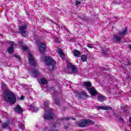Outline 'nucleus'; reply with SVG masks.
Masks as SVG:
<instances>
[{
    "label": "nucleus",
    "mask_w": 131,
    "mask_h": 131,
    "mask_svg": "<svg viewBox=\"0 0 131 131\" xmlns=\"http://www.w3.org/2000/svg\"><path fill=\"white\" fill-rule=\"evenodd\" d=\"M4 99L6 102L9 104H14L16 103V97L12 91L6 90L4 91Z\"/></svg>",
    "instance_id": "f257e3e1"
},
{
    "label": "nucleus",
    "mask_w": 131,
    "mask_h": 131,
    "mask_svg": "<svg viewBox=\"0 0 131 131\" xmlns=\"http://www.w3.org/2000/svg\"><path fill=\"white\" fill-rule=\"evenodd\" d=\"M45 60L47 66H48L49 69L54 70V69L56 67V61L55 60L50 56H46L45 57Z\"/></svg>",
    "instance_id": "f03ea898"
},
{
    "label": "nucleus",
    "mask_w": 131,
    "mask_h": 131,
    "mask_svg": "<svg viewBox=\"0 0 131 131\" xmlns=\"http://www.w3.org/2000/svg\"><path fill=\"white\" fill-rule=\"evenodd\" d=\"M83 85H85V86H86L88 91H89V92L90 93L91 95L92 96H95L98 95V93L96 89H95V88L94 87H91L92 86V83L90 82H84L83 83Z\"/></svg>",
    "instance_id": "7ed1b4c3"
},
{
    "label": "nucleus",
    "mask_w": 131,
    "mask_h": 131,
    "mask_svg": "<svg viewBox=\"0 0 131 131\" xmlns=\"http://www.w3.org/2000/svg\"><path fill=\"white\" fill-rule=\"evenodd\" d=\"M94 122L90 119H84L80 120V122L77 123V126L80 127H85L90 124H93Z\"/></svg>",
    "instance_id": "20e7f679"
},
{
    "label": "nucleus",
    "mask_w": 131,
    "mask_h": 131,
    "mask_svg": "<svg viewBox=\"0 0 131 131\" xmlns=\"http://www.w3.org/2000/svg\"><path fill=\"white\" fill-rule=\"evenodd\" d=\"M54 118V114H53V110L46 111V114L44 115L45 120L48 119L49 120H52Z\"/></svg>",
    "instance_id": "39448f33"
},
{
    "label": "nucleus",
    "mask_w": 131,
    "mask_h": 131,
    "mask_svg": "<svg viewBox=\"0 0 131 131\" xmlns=\"http://www.w3.org/2000/svg\"><path fill=\"white\" fill-rule=\"evenodd\" d=\"M26 28H27V26L26 25L19 27V33L24 37H26L27 34H28V32L26 31Z\"/></svg>",
    "instance_id": "423d86ee"
},
{
    "label": "nucleus",
    "mask_w": 131,
    "mask_h": 131,
    "mask_svg": "<svg viewBox=\"0 0 131 131\" xmlns=\"http://www.w3.org/2000/svg\"><path fill=\"white\" fill-rule=\"evenodd\" d=\"M29 62L32 66H35L36 64V61L31 52L29 53Z\"/></svg>",
    "instance_id": "0eeeda50"
},
{
    "label": "nucleus",
    "mask_w": 131,
    "mask_h": 131,
    "mask_svg": "<svg viewBox=\"0 0 131 131\" xmlns=\"http://www.w3.org/2000/svg\"><path fill=\"white\" fill-rule=\"evenodd\" d=\"M67 69H68V70L71 69L73 73H77V68L70 62L67 63Z\"/></svg>",
    "instance_id": "6e6552de"
},
{
    "label": "nucleus",
    "mask_w": 131,
    "mask_h": 131,
    "mask_svg": "<svg viewBox=\"0 0 131 131\" xmlns=\"http://www.w3.org/2000/svg\"><path fill=\"white\" fill-rule=\"evenodd\" d=\"M47 50V45L43 43H41L39 45V51L41 54H42L46 52Z\"/></svg>",
    "instance_id": "1a4fd4ad"
},
{
    "label": "nucleus",
    "mask_w": 131,
    "mask_h": 131,
    "mask_svg": "<svg viewBox=\"0 0 131 131\" xmlns=\"http://www.w3.org/2000/svg\"><path fill=\"white\" fill-rule=\"evenodd\" d=\"M14 111L16 113H18V114H21V113H23V109L21 107V106L17 105L14 108Z\"/></svg>",
    "instance_id": "9d476101"
},
{
    "label": "nucleus",
    "mask_w": 131,
    "mask_h": 131,
    "mask_svg": "<svg viewBox=\"0 0 131 131\" xmlns=\"http://www.w3.org/2000/svg\"><path fill=\"white\" fill-rule=\"evenodd\" d=\"M11 47H10L8 49V52L9 54H12V53L14 52V42L12 41L11 42Z\"/></svg>",
    "instance_id": "9b49d317"
},
{
    "label": "nucleus",
    "mask_w": 131,
    "mask_h": 131,
    "mask_svg": "<svg viewBox=\"0 0 131 131\" xmlns=\"http://www.w3.org/2000/svg\"><path fill=\"white\" fill-rule=\"evenodd\" d=\"M97 108L102 110H112V107L108 106H98Z\"/></svg>",
    "instance_id": "f8f14e48"
},
{
    "label": "nucleus",
    "mask_w": 131,
    "mask_h": 131,
    "mask_svg": "<svg viewBox=\"0 0 131 131\" xmlns=\"http://www.w3.org/2000/svg\"><path fill=\"white\" fill-rule=\"evenodd\" d=\"M57 52L61 59H64V58H65V54H64V53H63V51H62L60 49H57Z\"/></svg>",
    "instance_id": "ddd939ff"
},
{
    "label": "nucleus",
    "mask_w": 131,
    "mask_h": 131,
    "mask_svg": "<svg viewBox=\"0 0 131 131\" xmlns=\"http://www.w3.org/2000/svg\"><path fill=\"white\" fill-rule=\"evenodd\" d=\"M31 72H32V73H33V77H37V76H38V75L40 74L39 72H38L36 70H33L31 71Z\"/></svg>",
    "instance_id": "4468645a"
},
{
    "label": "nucleus",
    "mask_w": 131,
    "mask_h": 131,
    "mask_svg": "<svg viewBox=\"0 0 131 131\" xmlns=\"http://www.w3.org/2000/svg\"><path fill=\"white\" fill-rule=\"evenodd\" d=\"M127 33V29L126 28H125L122 31H120L119 32V35H126V34Z\"/></svg>",
    "instance_id": "2eb2a0df"
},
{
    "label": "nucleus",
    "mask_w": 131,
    "mask_h": 131,
    "mask_svg": "<svg viewBox=\"0 0 131 131\" xmlns=\"http://www.w3.org/2000/svg\"><path fill=\"white\" fill-rule=\"evenodd\" d=\"M114 39L117 41V42H120V40L121 39V36L119 35H116L114 36Z\"/></svg>",
    "instance_id": "dca6fc26"
},
{
    "label": "nucleus",
    "mask_w": 131,
    "mask_h": 131,
    "mask_svg": "<svg viewBox=\"0 0 131 131\" xmlns=\"http://www.w3.org/2000/svg\"><path fill=\"white\" fill-rule=\"evenodd\" d=\"M105 100H106V97H105V96H104L103 95H99L98 97V100L99 102H104V101H105Z\"/></svg>",
    "instance_id": "f3484780"
},
{
    "label": "nucleus",
    "mask_w": 131,
    "mask_h": 131,
    "mask_svg": "<svg viewBox=\"0 0 131 131\" xmlns=\"http://www.w3.org/2000/svg\"><path fill=\"white\" fill-rule=\"evenodd\" d=\"M73 53H74V56H75V57H80L81 53L79 52V51L75 50L73 51Z\"/></svg>",
    "instance_id": "a211bd4d"
},
{
    "label": "nucleus",
    "mask_w": 131,
    "mask_h": 131,
    "mask_svg": "<svg viewBox=\"0 0 131 131\" xmlns=\"http://www.w3.org/2000/svg\"><path fill=\"white\" fill-rule=\"evenodd\" d=\"M38 82L39 83H42V84H47L48 81L45 78H42L40 81H38Z\"/></svg>",
    "instance_id": "6ab92c4d"
},
{
    "label": "nucleus",
    "mask_w": 131,
    "mask_h": 131,
    "mask_svg": "<svg viewBox=\"0 0 131 131\" xmlns=\"http://www.w3.org/2000/svg\"><path fill=\"white\" fill-rule=\"evenodd\" d=\"M81 59L83 62H86L88 61V56L85 55H82Z\"/></svg>",
    "instance_id": "aec40b11"
},
{
    "label": "nucleus",
    "mask_w": 131,
    "mask_h": 131,
    "mask_svg": "<svg viewBox=\"0 0 131 131\" xmlns=\"http://www.w3.org/2000/svg\"><path fill=\"white\" fill-rule=\"evenodd\" d=\"M30 108L32 112H37V111H38V108L34 107V106H31Z\"/></svg>",
    "instance_id": "412c9836"
},
{
    "label": "nucleus",
    "mask_w": 131,
    "mask_h": 131,
    "mask_svg": "<svg viewBox=\"0 0 131 131\" xmlns=\"http://www.w3.org/2000/svg\"><path fill=\"white\" fill-rule=\"evenodd\" d=\"M18 124L19 126V128L21 129H23H23H24V128L25 127L24 126V124H23V123H21V122H19Z\"/></svg>",
    "instance_id": "4be33fe9"
},
{
    "label": "nucleus",
    "mask_w": 131,
    "mask_h": 131,
    "mask_svg": "<svg viewBox=\"0 0 131 131\" xmlns=\"http://www.w3.org/2000/svg\"><path fill=\"white\" fill-rule=\"evenodd\" d=\"M9 123H10V122L7 121L5 124H3L2 125L3 128H6V127H8V126H9Z\"/></svg>",
    "instance_id": "5701e85b"
},
{
    "label": "nucleus",
    "mask_w": 131,
    "mask_h": 131,
    "mask_svg": "<svg viewBox=\"0 0 131 131\" xmlns=\"http://www.w3.org/2000/svg\"><path fill=\"white\" fill-rule=\"evenodd\" d=\"M88 48H89V49H94V47H95V44H93V43H91V44H89L88 46H87Z\"/></svg>",
    "instance_id": "b1692460"
},
{
    "label": "nucleus",
    "mask_w": 131,
    "mask_h": 131,
    "mask_svg": "<svg viewBox=\"0 0 131 131\" xmlns=\"http://www.w3.org/2000/svg\"><path fill=\"white\" fill-rule=\"evenodd\" d=\"M28 49V48H27V46H26V45H24V46H22V49L24 51H27Z\"/></svg>",
    "instance_id": "393cba45"
},
{
    "label": "nucleus",
    "mask_w": 131,
    "mask_h": 131,
    "mask_svg": "<svg viewBox=\"0 0 131 131\" xmlns=\"http://www.w3.org/2000/svg\"><path fill=\"white\" fill-rule=\"evenodd\" d=\"M81 95H82V96H84V97H88V94H86V93L84 92H81Z\"/></svg>",
    "instance_id": "a878e982"
},
{
    "label": "nucleus",
    "mask_w": 131,
    "mask_h": 131,
    "mask_svg": "<svg viewBox=\"0 0 131 131\" xmlns=\"http://www.w3.org/2000/svg\"><path fill=\"white\" fill-rule=\"evenodd\" d=\"M66 120H70V119H73V120H75V118L72 117H67L65 118Z\"/></svg>",
    "instance_id": "bb28decb"
},
{
    "label": "nucleus",
    "mask_w": 131,
    "mask_h": 131,
    "mask_svg": "<svg viewBox=\"0 0 131 131\" xmlns=\"http://www.w3.org/2000/svg\"><path fill=\"white\" fill-rule=\"evenodd\" d=\"M55 41H56V42H58V43H60V42H61V41L60 40V38L56 37L55 38Z\"/></svg>",
    "instance_id": "cd10ccee"
},
{
    "label": "nucleus",
    "mask_w": 131,
    "mask_h": 131,
    "mask_svg": "<svg viewBox=\"0 0 131 131\" xmlns=\"http://www.w3.org/2000/svg\"><path fill=\"white\" fill-rule=\"evenodd\" d=\"M45 107H49V101H46L45 103Z\"/></svg>",
    "instance_id": "c85d7f7f"
},
{
    "label": "nucleus",
    "mask_w": 131,
    "mask_h": 131,
    "mask_svg": "<svg viewBox=\"0 0 131 131\" xmlns=\"http://www.w3.org/2000/svg\"><path fill=\"white\" fill-rule=\"evenodd\" d=\"M75 4H76V6H77L78 5L81 4V2H80V1H76Z\"/></svg>",
    "instance_id": "c756f323"
},
{
    "label": "nucleus",
    "mask_w": 131,
    "mask_h": 131,
    "mask_svg": "<svg viewBox=\"0 0 131 131\" xmlns=\"http://www.w3.org/2000/svg\"><path fill=\"white\" fill-rule=\"evenodd\" d=\"M55 101V104H56V105L59 104V99H57Z\"/></svg>",
    "instance_id": "7c9ffc66"
},
{
    "label": "nucleus",
    "mask_w": 131,
    "mask_h": 131,
    "mask_svg": "<svg viewBox=\"0 0 131 131\" xmlns=\"http://www.w3.org/2000/svg\"><path fill=\"white\" fill-rule=\"evenodd\" d=\"M14 57L17 59H20V56H18L17 54L14 55Z\"/></svg>",
    "instance_id": "2f4dec72"
},
{
    "label": "nucleus",
    "mask_w": 131,
    "mask_h": 131,
    "mask_svg": "<svg viewBox=\"0 0 131 131\" xmlns=\"http://www.w3.org/2000/svg\"><path fill=\"white\" fill-rule=\"evenodd\" d=\"M58 125H60V123H56L55 126H54V127H56V126H58Z\"/></svg>",
    "instance_id": "473e14b6"
},
{
    "label": "nucleus",
    "mask_w": 131,
    "mask_h": 131,
    "mask_svg": "<svg viewBox=\"0 0 131 131\" xmlns=\"http://www.w3.org/2000/svg\"><path fill=\"white\" fill-rule=\"evenodd\" d=\"M19 100H24V96H21Z\"/></svg>",
    "instance_id": "72a5a7b5"
},
{
    "label": "nucleus",
    "mask_w": 131,
    "mask_h": 131,
    "mask_svg": "<svg viewBox=\"0 0 131 131\" xmlns=\"http://www.w3.org/2000/svg\"><path fill=\"white\" fill-rule=\"evenodd\" d=\"M128 48H129V49L131 50V45H129Z\"/></svg>",
    "instance_id": "f704fd0d"
},
{
    "label": "nucleus",
    "mask_w": 131,
    "mask_h": 131,
    "mask_svg": "<svg viewBox=\"0 0 131 131\" xmlns=\"http://www.w3.org/2000/svg\"><path fill=\"white\" fill-rule=\"evenodd\" d=\"M19 45H23V41H20L19 42Z\"/></svg>",
    "instance_id": "c9c22d12"
},
{
    "label": "nucleus",
    "mask_w": 131,
    "mask_h": 131,
    "mask_svg": "<svg viewBox=\"0 0 131 131\" xmlns=\"http://www.w3.org/2000/svg\"><path fill=\"white\" fill-rule=\"evenodd\" d=\"M119 120H122V121H123V119H122V118H119Z\"/></svg>",
    "instance_id": "e433bc0d"
},
{
    "label": "nucleus",
    "mask_w": 131,
    "mask_h": 131,
    "mask_svg": "<svg viewBox=\"0 0 131 131\" xmlns=\"http://www.w3.org/2000/svg\"><path fill=\"white\" fill-rule=\"evenodd\" d=\"M64 128H66V129H67L68 127L67 126H64Z\"/></svg>",
    "instance_id": "4c0bfd02"
},
{
    "label": "nucleus",
    "mask_w": 131,
    "mask_h": 131,
    "mask_svg": "<svg viewBox=\"0 0 131 131\" xmlns=\"http://www.w3.org/2000/svg\"><path fill=\"white\" fill-rule=\"evenodd\" d=\"M104 70H106V69H104Z\"/></svg>",
    "instance_id": "58836bf2"
}]
</instances>
